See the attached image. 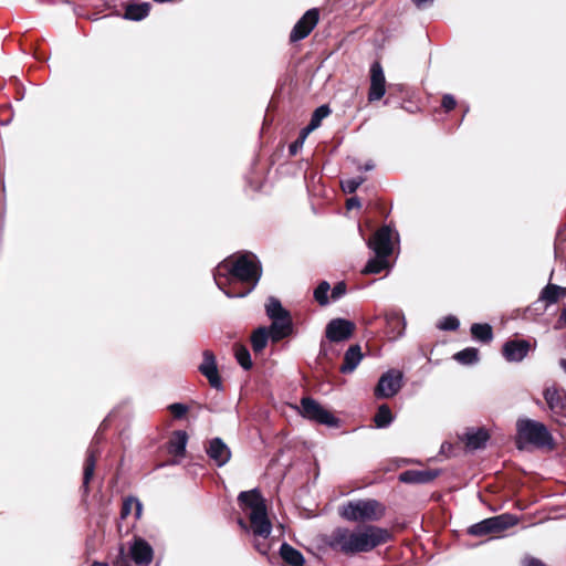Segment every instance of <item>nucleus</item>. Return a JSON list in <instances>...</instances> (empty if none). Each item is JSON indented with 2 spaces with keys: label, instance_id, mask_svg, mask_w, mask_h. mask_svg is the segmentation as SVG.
Masks as SVG:
<instances>
[{
  "label": "nucleus",
  "instance_id": "f257e3e1",
  "mask_svg": "<svg viewBox=\"0 0 566 566\" xmlns=\"http://www.w3.org/2000/svg\"><path fill=\"white\" fill-rule=\"evenodd\" d=\"M262 269L256 255L244 252L218 264L213 279L228 297H244L260 281Z\"/></svg>",
  "mask_w": 566,
  "mask_h": 566
},
{
  "label": "nucleus",
  "instance_id": "f03ea898",
  "mask_svg": "<svg viewBox=\"0 0 566 566\" xmlns=\"http://www.w3.org/2000/svg\"><path fill=\"white\" fill-rule=\"evenodd\" d=\"M390 538L386 528L375 525L358 526L354 530L347 527L335 528L327 539V545L345 555H355L373 551Z\"/></svg>",
  "mask_w": 566,
  "mask_h": 566
},
{
  "label": "nucleus",
  "instance_id": "7ed1b4c3",
  "mask_svg": "<svg viewBox=\"0 0 566 566\" xmlns=\"http://www.w3.org/2000/svg\"><path fill=\"white\" fill-rule=\"evenodd\" d=\"M241 509L248 513L251 530L254 536L268 538L272 532V524L268 517L266 504L258 489L242 491L238 495Z\"/></svg>",
  "mask_w": 566,
  "mask_h": 566
},
{
  "label": "nucleus",
  "instance_id": "20e7f679",
  "mask_svg": "<svg viewBox=\"0 0 566 566\" xmlns=\"http://www.w3.org/2000/svg\"><path fill=\"white\" fill-rule=\"evenodd\" d=\"M516 446L520 450L525 443L533 444L537 448H553L554 438L547 427L536 420L530 418H520L516 421Z\"/></svg>",
  "mask_w": 566,
  "mask_h": 566
},
{
  "label": "nucleus",
  "instance_id": "39448f33",
  "mask_svg": "<svg viewBox=\"0 0 566 566\" xmlns=\"http://www.w3.org/2000/svg\"><path fill=\"white\" fill-rule=\"evenodd\" d=\"M340 516L350 522L377 521L384 513L376 500L350 501L340 507Z\"/></svg>",
  "mask_w": 566,
  "mask_h": 566
},
{
  "label": "nucleus",
  "instance_id": "423d86ee",
  "mask_svg": "<svg viewBox=\"0 0 566 566\" xmlns=\"http://www.w3.org/2000/svg\"><path fill=\"white\" fill-rule=\"evenodd\" d=\"M517 517L513 514L504 513L482 520L471 525L468 530L473 536H484L489 534H499L517 524Z\"/></svg>",
  "mask_w": 566,
  "mask_h": 566
},
{
  "label": "nucleus",
  "instance_id": "0eeeda50",
  "mask_svg": "<svg viewBox=\"0 0 566 566\" xmlns=\"http://www.w3.org/2000/svg\"><path fill=\"white\" fill-rule=\"evenodd\" d=\"M300 412L304 418L319 424L328 427H336L338 424V419L311 397L301 399Z\"/></svg>",
  "mask_w": 566,
  "mask_h": 566
},
{
  "label": "nucleus",
  "instance_id": "6e6552de",
  "mask_svg": "<svg viewBox=\"0 0 566 566\" xmlns=\"http://www.w3.org/2000/svg\"><path fill=\"white\" fill-rule=\"evenodd\" d=\"M403 374L398 369H389L381 375L375 387V396L379 399L391 398L402 387Z\"/></svg>",
  "mask_w": 566,
  "mask_h": 566
},
{
  "label": "nucleus",
  "instance_id": "1a4fd4ad",
  "mask_svg": "<svg viewBox=\"0 0 566 566\" xmlns=\"http://www.w3.org/2000/svg\"><path fill=\"white\" fill-rule=\"evenodd\" d=\"M355 331V324L345 318H334L325 328V337L329 343L349 339Z\"/></svg>",
  "mask_w": 566,
  "mask_h": 566
},
{
  "label": "nucleus",
  "instance_id": "9d476101",
  "mask_svg": "<svg viewBox=\"0 0 566 566\" xmlns=\"http://www.w3.org/2000/svg\"><path fill=\"white\" fill-rule=\"evenodd\" d=\"M392 229L384 226L368 240L367 245L375 254L389 256L392 253Z\"/></svg>",
  "mask_w": 566,
  "mask_h": 566
},
{
  "label": "nucleus",
  "instance_id": "9b49d317",
  "mask_svg": "<svg viewBox=\"0 0 566 566\" xmlns=\"http://www.w3.org/2000/svg\"><path fill=\"white\" fill-rule=\"evenodd\" d=\"M318 19L319 12L316 8L307 10L292 29L290 34L291 42H297L305 39L316 27Z\"/></svg>",
  "mask_w": 566,
  "mask_h": 566
},
{
  "label": "nucleus",
  "instance_id": "f8f14e48",
  "mask_svg": "<svg viewBox=\"0 0 566 566\" xmlns=\"http://www.w3.org/2000/svg\"><path fill=\"white\" fill-rule=\"evenodd\" d=\"M129 555L137 566H149L154 559V549L146 539L134 537L129 544Z\"/></svg>",
  "mask_w": 566,
  "mask_h": 566
},
{
  "label": "nucleus",
  "instance_id": "ddd939ff",
  "mask_svg": "<svg viewBox=\"0 0 566 566\" xmlns=\"http://www.w3.org/2000/svg\"><path fill=\"white\" fill-rule=\"evenodd\" d=\"M531 344L526 339H509L503 344L502 355L509 363H521L530 353Z\"/></svg>",
  "mask_w": 566,
  "mask_h": 566
},
{
  "label": "nucleus",
  "instance_id": "4468645a",
  "mask_svg": "<svg viewBox=\"0 0 566 566\" xmlns=\"http://www.w3.org/2000/svg\"><path fill=\"white\" fill-rule=\"evenodd\" d=\"M386 94V78L382 66L379 62H374L370 66V86L368 91V101L370 103L379 101Z\"/></svg>",
  "mask_w": 566,
  "mask_h": 566
},
{
  "label": "nucleus",
  "instance_id": "2eb2a0df",
  "mask_svg": "<svg viewBox=\"0 0 566 566\" xmlns=\"http://www.w3.org/2000/svg\"><path fill=\"white\" fill-rule=\"evenodd\" d=\"M200 373L209 380L212 388L222 389V381L218 373L216 357L210 350L203 352V360L199 366Z\"/></svg>",
  "mask_w": 566,
  "mask_h": 566
},
{
  "label": "nucleus",
  "instance_id": "dca6fc26",
  "mask_svg": "<svg viewBox=\"0 0 566 566\" xmlns=\"http://www.w3.org/2000/svg\"><path fill=\"white\" fill-rule=\"evenodd\" d=\"M208 457L218 465L223 467L231 459L230 448L221 438H213L206 448Z\"/></svg>",
  "mask_w": 566,
  "mask_h": 566
},
{
  "label": "nucleus",
  "instance_id": "f3484780",
  "mask_svg": "<svg viewBox=\"0 0 566 566\" xmlns=\"http://www.w3.org/2000/svg\"><path fill=\"white\" fill-rule=\"evenodd\" d=\"M439 470H407L399 474V481L407 484H427L438 478Z\"/></svg>",
  "mask_w": 566,
  "mask_h": 566
},
{
  "label": "nucleus",
  "instance_id": "a211bd4d",
  "mask_svg": "<svg viewBox=\"0 0 566 566\" xmlns=\"http://www.w3.org/2000/svg\"><path fill=\"white\" fill-rule=\"evenodd\" d=\"M271 321L272 323L268 331L272 342H279L292 334L293 323L290 314L271 318Z\"/></svg>",
  "mask_w": 566,
  "mask_h": 566
},
{
  "label": "nucleus",
  "instance_id": "6ab92c4d",
  "mask_svg": "<svg viewBox=\"0 0 566 566\" xmlns=\"http://www.w3.org/2000/svg\"><path fill=\"white\" fill-rule=\"evenodd\" d=\"M544 399L553 413L562 415L566 411V397L556 387L546 388Z\"/></svg>",
  "mask_w": 566,
  "mask_h": 566
},
{
  "label": "nucleus",
  "instance_id": "aec40b11",
  "mask_svg": "<svg viewBox=\"0 0 566 566\" xmlns=\"http://www.w3.org/2000/svg\"><path fill=\"white\" fill-rule=\"evenodd\" d=\"M363 359L361 348L359 345L355 344L349 346L344 355V364L340 366L339 370L343 374L353 373L357 366L360 364Z\"/></svg>",
  "mask_w": 566,
  "mask_h": 566
},
{
  "label": "nucleus",
  "instance_id": "412c9836",
  "mask_svg": "<svg viewBox=\"0 0 566 566\" xmlns=\"http://www.w3.org/2000/svg\"><path fill=\"white\" fill-rule=\"evenodd\" d=\"M566 296V287H562L556 284L548 283L539 294V301L545 302V306L548 307L558 302L559 298Z\"/></svg>",
  "mask_w": 566,
  "mask_h": 566
},
{
  "label": "nucleus",
  "instance_id": "4be33fe9",
  "mask_svg": "<svg viewBox=\"0 0 566 566\" xmlns=\"http://www.w3.org/2000/svg\"><path fill=\"white\" fill-rule=\"evenodd\" d=\"M489 440V433L486 430L479 429H470L465 433V444L469 449L478 450L485 446Z\"/></svg>",
  "mask_w": 566,
  "mask_h": 566
},
{
  "label": "nucleus",
  "instance_id": "5701e85b",
  "mask_svg": "<svg viewBox=\"0 0 566 566\" xmlns=\"http://www.w3.org/2000/svg\"><path fill=\"white\" fill-rule=\"evenodd\" d=\"M187 442L188 434L186 431H175L168 444V452L176 457H182L186 452Z\"/></svg>",
  "mask_w": 566,
  "mask_h": 566
},
{
  "label": "nucleus",
  "instance_id": "b1692460",
  "mask_svg": "<svg viewBox=\"0 0 566 566\" xmlns=\"http://www.w3.org/2000/svg\"><path fill=\"white\" fill-rule=\"evenodd\" d=\"M150 11L148 2L128 3L125 9L124 18L132 21H140L145 19Z\"/></svg>",
  "mask_w": 566,
  "mask_h": 566
},
{
  "label": "nucleus",
  "instance_id": "393cba45",
  "mask_svg": "<svg viewBox=\"0 0 566 566\" xmlns=\"http://www.w3.org/2000/svg\"><path fill=\"white\" fill-rule=\"evenodd\" d=\"M282 559L291 566H303L305 559L302 553L287 543H283L280 547Z\"/></svg>",
  "mask_w": 566,
  "mask_h": 566
},
{
  "label": "nucleus",
  "instance_id": "a878e982",
  "mask_svg": "<svg viewBox=\"0 0 566 566\" xmlns=\"http://www.w3.org/2000/svg\"><path fill=\"white\" fill-rule=\"evenodd\" d=\"M96 458H97V450H95L94 447L91 446L87 451V457L85 460L84 472H83V489H84L85 493L88 492V483L94 474Z\"/></svg>",
  "mask_w": 566,
  "mask_h": 566
},
{
  "label": "nucleus",
  "instance_id": "bb28decb",
  "mask_svg": "<svg viewBox=\"0 0 566 566\" xmlns=\"http://www.w3.org/2000/svg\"><path fill=\"white\" fill-rule=\"evenodd\" d=\"M134 512L135 520H139L143 512V504L137 497L129 496L124 500L120 509V518L128 517Z\"/></svg>",
  "mask_w": 566,
  "mask_h": 566
},
{
  "label": "nucleus",
  "instance_id": "cd10ccee",
  "mask_svg": "<svg viewBox=\"0 0 566 566\" xmlns=\"http://www.w3.org/2000/svg\"><path fill=\"white\" fill-rule=\"evenodd\" d=\"M470 331L472 337L481 343L488 344L493 339V329L492 326L488 323H474L471 325Z\"/></svg>",
  "mask_w": 566,
  "mask_h": 566
},
{
  "label": "nucleus",
  "instance_id": "c85d7f7f",
  "mask_svg": "<svg viewBox=\"0 0 566 566\" xmlns=\"http://www.w3.org/2000/svg\"><path fill=\"white\" fill-rule=\"evenodd\" d=\"M387 255H378L375 254L365 265L363 273L365 274H377L382 270L387 269L389 265Z\"/></svg>",
  "mask_w": 566,
  "mask_h": 566
},
{
  "label": "nucleus",
  "instance_id": "c756f323",
  "mask_svg": "<svg viewBox=\"0 0 566 566\" xmlns=\"http://www.w3.org/2000/svg\"><path fill=\"white\" fill-rule=\"evenodd\" d=\"M386 323L387 326L392 329V332L396 333L394 337H400L403 335L406 322L405 317L399 312H391L386 315Z\"/></svg>",
  "mask_w": 566,
  "mask_h": 566
},
{
  "label": "nucleus",
  "instance_id": "7c9ffc66",
  "mask_svg": "<svg viewBox=\"0 0 566 566\" xmlns=\"http://www.w3.org/2000/svg\"><path fill=\"white\" fill-rule=\"evenodd\" d=\"M270 337V332L268 331L266 327H259L256 328L252 336H251V344H252V348L255 353H260L262 352L266 344H268V340H269Z\"/></svg>",
  "mask_w": 566,
  "mask_h": 566
},
{
  "label": "nucleus",
  "instance_id": "2f4dec72",
  "mask_svg": "<svg viewBox=\"0 0 566 566\" xmlns=\"http://www.w3.org/2000/svg\"><path fill=\"white\" fill-rule=\"evenodd\" d=\"M453 358L461 365H474L479 361V350L475 347H467L454 354Z\"/></svg>",
  "mask_w": 566,
  "mask_h": 566
},
{
  "label": "nucleus",
  "instance_id": "473e14b6",
  "mask_svg": "<svg viewBox=\"0 0 566 566\" xmlns=\"http://www.w3.org/2000/svg\"><path fill=\"white\" fill-rule=\"evenodd\" d=\"M331 113V109L327 105L318 106L314 113L312 114L311 120L306 126V133H312L314 129L319 127L322 120L327 117Z\"/></svg>",
  "mask_w": 566,
  "mask_h": 566
},
{
  "label": "nucleus",
  "instance_id": "72a5a7b5",
  "mask_svg": "<svg viewBox=\"0 0 566 566\" xmlns=\"http://www.w3.org/2000/svg\"><path fill=\"white\" fill-rule=\"evenodd\" d=\"M392 420L394 417L391 410L387 405H381L374 417L375 426L377 428H387L390 426Z\"/></svg>",
  "mask_w": 566,
  "mask_h": 566
},
{
  "label": "nucleus",
  "instance_id": "f704fd0d",
  "mask_svg": "<svg viewBox=\"0 0 566 566\" xmlns=\"http://www.w3.org/2000/svg\"><path fill=\"white\" fill-rule=\"evenodd\" d=\"M265 311L270 319L290 314L289 311L282 306L281 302L273 296L268 298Z\"/></svg>",
  "mask_w": 566,
  "mask_h": 566
},
{
  "label": "nucleus",
  "instance_id": "c9c22d12",
  "mask_svg": "<svg viewBox=\"0 0 566 566\" xmlns=\"http://www.w3.org/2000/svg\"><path fill=\"white\" fill-rule=\"evenodd\" d=\"M234 356L239 365L244 369L249 370L252 367V360L249 349L240 344L234 345Z\"/></svg>",
  "mask_w": 566,
  "mask_h": 566
},
{
  "label": "nucleus",
  "instance_id": "e433bc0d",
  "mask_svg": "<svg viewBox=\"0 0 566 566\" xmlns=\"http://www.w3.org/2000/svg\"><path fill=\"white\" fill-rule=\"evenodd\" d=\"M331 290V285L327 281H322L317 287L314 290V298L321 306H326L329 304L328 292Z\"/></svg>",
  "mask_w": 566,
  "mask_h": 566
},
{
  "label": "nucleus",
  "instance_id": "4c0bfd02",
  "mask_svg": "<svg viewBox=\"0 0 566 566\" xmlns=\"http://www.w3.org/2000/svg\"><path fill=\"white\" fill-rule=\"evenodd\" d=\"M460 326L459 319L453 315H448L443 317L439 323L437 324V327L441 331H455Z\"/></svg>",
  "mask_w": 566,
  "mask_h": 566
},
{
  "label": "nucleus",
  "instance_id": "58836bf2",
  "mask_svg": "<svg viewBox=\"0 0 566 566\" xmlns=\"http://www.w3.org/2000/svg\"><path fill=\"white\" fill-rule=\"evenodd\" d=\"M363 182H365V178L361 176L346 179L342 181V189L346 193H354Z\"/></svg>",
  "mask_w": 566,
  "mask_h": 566
},
{
  "label": "nucleus",
  "instance_id": "ea45409f",
  "mask_svg": "<svg viewBox=\"0 0 566 566\" xmlns=\"http://www.w3.org/2000/svg\"><path fill=\"white\" fill-rule=\"evenodd\" d=\"M308 134L310 133H306V127H304L301 130L298 138L294 143H292L289 147V151L291 155H296L298 149L303 146Z\"/></svg>",
  "mask_w": 566,
  "mask_h": 566
},
{
  "label": "nucleus",
  "instance_id": "a19ab883",
  "mask_svg": "<svg viewBox=\"0 0 566 566\" xmlns=\"http://www.w3.org/2000/svg\"><path fill=\"white\" fill-rule=\"evenodd\" d=\"M332 353H333L332 344L327 339L326 340L323 339L319 344L318 358H324V359L331 360Z\"/></svg>",
  "mask_w": 566,
  "mask_h": 566
},
{
  "label": "nucleus",
  "instance_id": "79ce46f5",
  "mask_svg": "<svg viewBox=\"0 0 566 566\" xmlns=\"http://www.w3.org/2000/svg\"><path fill=\"white\" fill-rule=\"evenodd\" d=\"M168 408L174 417L178 419L182 418L188 411V407L180 402L171 403Z\"/></svg>",
  "mask_w": 566,
  "mask_h": 566
},
{
  "label": "nucleus",
  "instance_id": "37998d69",
  "mask_svg": "<svg viewBox=\"0 0 566 566\" xmlns=\"http://www.w3.org/2000/svg\"><path fill=\"white\" fill-rule=\"evenodd\" d=\"M346 294V284L344 282H338L334 285L331 292V298L333 301H337Z\"/></svg>",
  "mask_w": 566,
  "mask_h": 566
},
{
  "label": "nucleus",
  "instance_id": "c03bdc74",
  "mask_svg": "<svg viewBox=\"0 0 566 566\" xmlns=\"http://www.w3.org/2000/svg\"><path fill=\"white\" fill-rule=\"evenodd\" d=\"M457 105V102H455V98L453 95L451 94H446L443 95L442 97V107L449 112L451 109H453Z\"/></svg>",
  "mask_w": 566,
  "mask_h": 566
},
{
  "label": "nucleus",
  "instance_id": "a18cd8bd",
  "mask_svg": "<svg viewBox=\"0 0 566 566\" xmlns=\"http://www.w3.org/2000/svg\"><path fill=\"white\" fill-rule=\"evenodd\" d=\"M114 565L115 566H130L126 559V556H125V547L124 545H120L119 548H118V556L116 558V560L114 562Z\"/></svg>",
  "mask_w": 566,
  "mask_h": 566
},
{
  "label": "nucleus",
  "instance_id": "49530a36",
  "mask_svg": "<svg viewBox=\"0 0 566 566\" xmlns=\"http://www.w3.org/2000/svg\"><path fill=\"white\" fill-rule=\"evenodd\" d=\"M566 327V305H564L562 312H560V315L556 322V325H555V328L556 329H562Z\"/></svg>",
  "mask_w": 566,
  "mask_h": 566
},
{
  "label": "nucleus",
  "instance_id": "de8ad7c7",
  "mask_svg": "<svg viewBox=\"0 0 566 566\" xmlns=\"http://www.w3.org/2000/svg\"><path fill=\"white\" fill-rule=\"evenodd\" d=\"M523 566H547L544 562L535 557H526L523 560Z\"/></svg>",
  "mask_w": 566,
  "mask_h": 566
},
{
  "label": "nucleus",
  "instance_id": "09e8293b",
  "mask_svg": "<svg viewBox=\"0 0 566 566\" xmlns=\"http://www.w3.org/2000/svg\"><path fill=\"white\" fill-rule=\"evenodd\" d=\"M361 206L359 198L352 197L347 199L346 207L348 210H352L354 208H359Z\"/></svg>",
  "mask_w": 566,
  "mask_h": 566
},
{
  "label": "nucleus",
  "instance_id": "8fccbe9b",
  "mask_svg": "<svg viewBox=\"0 0 566 566\" xmlns=\"http://www.w3.org/2000/svg\"><path fill=\"white\" fill-rule=\"evenodd\" d=\"M417 8L423 9L430 4H432L433 0H412Z\"/></svg>",
  "mask_w": 566,
  "mask_h": 566
},
{
  "label": "nucleus",
  "instance_id": "3c124183",
  "mask_svg": "<svg viewBox=\"0 0 566 566\" xmlns=\"http://www.w3.org/2000/svg\"><path fill=\"white\" fill-rule=\"evenodd\" d=\"M254 547L261 554H266V552H268V545L265 543L255 542Z\"/></svg>",
  "mask_w": 566,
  "mask_h": 566
},
{
  "label": "nucleus",
  "instance_id": "603ef678",
  "mask_svg": "<svg viewBox=\"0 0 566 566\" xmlns=\"http://www.w3.org/2000/svg\"><path fill=\"white\" fill-rule=\"evenodd\" d=\"M374 167H375L374 163L371 160H369L364 166H360L359 170L369 171V170H373Z\"/></svg>",
  "mask_w": 566,
  "mask_h": 566
},
{
  "label": "nucleus",
  "instance_id": "864d4df0",
  "mask_svg": "<svg viewBox=\"0 0 566 566\" xmlns=\"http://www.w3.org/2000/svg\"><path fill=\"white\" fill-rule=\"evenodd\" d=\"M238 524H239V526H240L242 530H244V531H248V530H249V527H248L247 523L244 522V520L239 518V520H238Z\"/></svg>",
  "mask_w": 566,
  "mask_h": 566
},
{
  "label": "nucleus",
  "instance_id": "5fc2aeb1",
  "mask_svg": "<svg viewBox=\"0 0 566 566\" xmlns=\"http://www.w3.org/2000/svg\"><path fill=\"white\" fill-rule=\"evenodd\" d=\"M559 365L563 368V370L566 373V359H562Z\"/></svg>",
  "mask_w": 566,
  "mask_h": 566
},
{
  "label": "nucleus",
  "instance_id": "6e6d98bb",
  "mask_svg": "<svg viewBox=\"0 0 566 566\" xmlns=\"http://www.w3.org/2000/svg\"><path fill=\"white\" fill-rule=\"evenodd\" d=\"M91 566H108L106 563L94 562Z\"/></svg>",
  "mask_w": 566,
  "mask_h": 566
}]
</instances>
